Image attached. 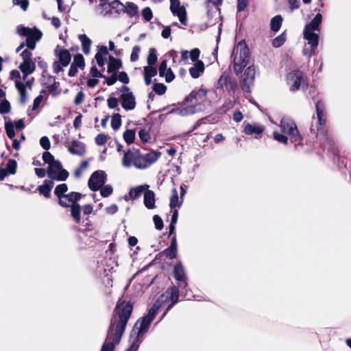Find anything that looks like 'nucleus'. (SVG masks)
Here are the masks:
<instances>
[{
	"instance_id": "f257e3e1",
	"label": "nucleus",
	"mask_w": 351,
	"mask_h": 351,
	"mask_svg": "<svg viewBox=\"0 0 351 351\" xmlns=\"http://www.w3.org/2000/svg\"><path fill=\"white\" fill-rule=\"evenodd\" d=\"M161 153L152 151L145 155L141 154L139 149H128L124 153L122 163L124 167H129L132 164L136 168L143 169L149 167L160 157Z\"/></svg>"
},
{
	"instance_id": "f03ea898",
	"label": "nucleus",
	"mask_w": 351,
	"mask_h": 351,
	"mask_svg": "<svg viewBox=\"0 0 351 351\" xmlns=\"http://www.w3.org/2000/svg\"><path fill=\"white\" fill-rule=\"evenodd\" d=\"M315 108L319 123L316 135L317 138L324 146L327 145L328 150H331L334 154L338 155L339 150L338 148L335 147V141L328 134V128L326 125L325 104L322 101L318 100L315 104Z\"/></svg>"
},
{
	"instance_id": "7ed1b4c3",
	"label": "nucleus",
	"mask_w": 351,
	"mask_h": 351,
	"mask_svg": "<svg viewBox=\"0 0 351 351\" xmlns=\"http://www.w3.org/2000/svg\"><path fill=\"white\" fill-rule=\"evenodd\" d=\"M207 94L208 90L205 88L192 90L180 103L182 106H186L180 110V114L187 116L202 110Z\"/></svg>"
},
{
	"instance_id": "20e7f679",
	"label": "nucleus",
	"mask_w": 351,
	"mask_h": 351,
	"mask_svg": "<svg viewBox=\"0 0 351 351\" xmlns=\"http://www.w3.org/2000/svg\"><path fill=\"white\" fill-rule=\"evenodd\" d=\"M231 58L234 73L238 75L249 64L250 51L245 40H242L233 48Z\"/></svg>"
},
{
	"instance_id": "39448f33",
	"label": "nucleus",
	"mask_w": 351,
	"mask_h": 351,
	"mask_svg": "<svg viewBox=\"0 0 351 351\" xmlns=\"http://www.w3.org/2000/svg\"><path fill=\"white\" fill-rule=\"evenodd\" d=\"M287 83L291 92L295 93L302 88L306 90L308 88V78L305 73L299 69H294L287 73Z\"/></svg>"
},
{
	"instance_id": "423d86ee",
	"label": "nucleus",
	"mask_w": 351,
	"mask_h": 351,
	"mask_svg": "<svg viewBox=\"0 0 351 351\" xmlns=\"http://www.w3.org/2000/svg\"><path fill=\"white\" fill-rule=\"evenodd\" d=\"M280 130L283 134L289 135L291 143L297 145H302V137L300 134L297 125L295 121L289 118H283L280 123Z\"/></svg>"
},
{
	"instance_id": "0eeeda50",
	"label": "nucleus",
	"mask_w": 351,
	"mask_h": 351,
	"mask_svg": "<svg viewBox=\"0 0 351 351\" xmlns=\"http://www.w3.org/2000/svg\"><path fill=\"white\" fill-rule=\"evenodd\" d=\"M17 33L22 36H26V46L30 50L36 48V43L38 42L43 36L42 32L36 27L29 28L24 25L17 27Z\"/></svg>"
},
{
	"instance_id": "6e6552de",
	"label": "nucleus",
	"mask_w": 351,
	"mask_h": 351,
	"mask_svg": "<svg viewBox=\"0 0 351 351\" xmlns=\"http://www.w3.org/2000/svg\"><path fill=\"white\" fill-rule=\"evenodd\" d=\"M125 330V328H108L106 340L103 343L100 351H114L115 346L118 345Z\"/></svg>"
},
{
	"instance_id": "1a4fd4ad",
	"label": "nucleus",
	"mask_w": 351,
	"mask_h": 351,
	"mask_svg": "<svg viewBox=\"0 0 351 351\" xmlns=\"http://www.w3.org/2000/svg\"><path fill=\"white\" fill-rule=\"evenodd\" d=\"M256 68L254 64L249 66L244 71L239 81L241 90L247 93H251L252 87L254 86Z\"/></svg>"
},
{
	"instance_id": "9d476101",
	"label": "nucleus",
	"mask_w": 351,
	"mask_h": 351,
	"mask_svg": "<svg viewBox=\"0 0 351 351\" xmlns=\"http://www.w3.org/2000/svg\"><path fill=\"white\" fill-rule=\"evenodd\" d=\"M47 173L48 177L52 180L65 181L69 176L68 171L62 168L59 160L49 164L47 169Z\"/></svg>"
},
{
	"instance_id": "9b49d317",
	"label": "nucleus",
	"mask_w": 351,
	"mask_h": 351,
	"mask_svg": "<svg viewBox=\"0 0 351 351\" xmlns=\"http://www.w3.org/2000/svg\"><path fill=\"white\" fill-rule=\"evenodd\" d=\"M160 304H157V302H155L152 307L149 309L148 313L137 321L135 326H137L138 324H140L138 331V335L145 333L147 331L150 324L154 320L160 308Z\"/></svg>"
},
{
	"instance_id": "f8f14e48",
	"label": "nucleus",
	"mask_w": 351,
	"mask_h": 351,
	"mask_svg": "<svg viewBox=\"0 0 351 351\" xmlns=\"http://www.w3.org/2000/svg\"><path fill=\"white\" fill-rule=\"evenodd\" d=\"M106 178L107 174L104 171H95L89 178L88 186L92 191H97L104 185Z\"/></svg>"
},
{
	"instance_id": "ddd939ff",
	"label": "nucleus",
	"mask_w": 351,
	"mask_h": 351,
	"mask_svg": "<svg viewBox=\"0 0 351 351\" xmlns=\"http://www.w3.org/2000/svg\"><path fill=\"white\" fill-rule=\"evenodd\" d=\"M165 294L167 296H165V294H162L157 302L161 301L162 302H164L167 299H169L171 300V303L167 306L166 311H165L162 317H164L167 313L171 309V308L178 302L179 299V289L178 287L173 286L172 287H170L167 289V290L165 292Z\"/></svg>"
},
{
	"instance_id": "4468645a",
	"label": "nucleus",
	"mask_w": 351,
	"mask_h": 351,
	"mask_svg": "<svg viewBox=\"0 0 351 351\" xmlns=\"http://www.w3.org/2000/svg\"><path fill=\"white\" fill-rule=\"evenodd\" d=\"M67 191L68 186L64 183L58 184L54 190V194L58 198V204L63 208H68L69 206V204L64 200L66 195L65 193Z\"/></svg>"
},
{
	"instance_id": "2eb2a0df",
	"label": "nucleus",
	"mask_w": 351,
	"mask_h": 351,
	"mask_svg": "<svg viewBox=\"0 0 351 351\" xmlns=\"http://www.w3.org/2000/svg\"><path fill=\"white\" fill-rule=\"evenodd\" d=\"M304 38L308 41V44L311 45L309 56L315 53L319 43V35L313 32L304 30Z\"/></svg>"
},
{
	"instance_id": "dca6fc26",
	"label": "nucleus",
	"mask_w": 351,
	"mask_h": 351,
	"mask_svg": "<svg viewBox=\"0 0 351 351\" xmlns=\"http://www.w3.org/2000/svg\"><path fill=\"white\" fill-rule=\"evenodd\" d=\"M122 108L125 110H131L136 107L135 97L132 93H122L120 95Z\"/></svg>"
},
{
	"instance_id": "f3484780",
	"label": "nucleus",
	"mask_w": 351,
	"mask_h": 351,
	"mask_svg": "<svg viewBox=\"0 0 351 351\" xmlns=\"http://www.w3.org/2000/svg\"><path fill=\"white\" fill-rule=\"evenodd\" d=\"M55 54L58 58V61L62 66H67L71 60V55L69 50L60 49L59 46L55 49Z\"/></svg>"
},
{
	"instance_id": "a211bd4d",
	"label": "nucleus",
	"mask_w": 351,
	"mask_h": 351,
	"mask_svg": "<svg viewBox=\"0 0 351 351\" xmlns=\"http://www.w3.org/2000/svg\"><path fill=\"white\" fill-rule=\"evenodd\" d=\"M68 150L71 154L82 156L86 152L85 145L78 140H73L68 146Z\"/></svg>"
},
{
	"instance_id": "6ab92c4d",
	"label": "nucleus",
	"mask_w": 351,
	"mask_h": 351,
	"mask_svg": "<svg viewBox=\"0 0 351 351\" xmlns=\"http://www.w3.org/2000/svg\"><path fill=\"white\" fill-rule=\"evenodd\" d=\"M19 69L23 73V80H25L30 74L33 73L36 70V64L33 60L23 61L19 66Z\"/></svg>"
},
{
	"instance_id": "aec40b11",
	"label": "nucleus",
	"mask_w": 351,
	"mask_h": 351,
	"mask_svg": "<svg viewBox=\"0 0 351 351\" xmlns=\"http://www.w3.org/2000/svg\"><path fill=\"white\" fill-rule=\"evenodd\" d=\"M173 275L175 279L180 282V284L183 283L184 287H186L187 282H186V276L185 274V271L184 267L180 262L176 264L173 269Z\"/></svg>"
},
{
	"instance_id": "412c9836",
	"label": "nucleus",
	"mask_w": 351,
	"mask_h": 351,
	"mask_svg": "<svg viewBox=\"0 0 351 351\" xmlns=\"http://www.w3.org/2000/svg\"><path fill=\"white\" fill-rule=\"evenodd\" d=\"M53 186V182L52 180H45L42 185L38 186L37 190L40 195H43L45 198H49Z\"/></svg>"
},
{
	"instance_id": "4be33fe9",
	"label": "nucleus",
	"mask_w": 351,
	"mask_h": 351,
	"mask_svg": "<svg viewBox=\"0 0 351 351\" xmlns=\"http://www.w3.org/2000/svg\"><path fill=\"white\" fill-rule=\"evenodd\" d=\"M108 73H114L121 68L123 67V63L121 59L116 58L112 56H110L108 58Z\"/></svg>"
},
{
	"instance_id": "5701e85b",
	"label": "nucleus",
	"mask_w": 351,
	"mask_h": 351,
	"mask_svg": "<svg viewBox=\"0 0 351 351\" xmlns=\"http://www.w3.org/2000/svg\"><path fill=\"white\" fill-rule=\"evenodd\" d=\"M265 130L263 125H252L250 123L245 124L243 132L247 135H261Z\"/></svg>"
},
{
	"instance_id": "b1692460",
	"label": "nucleus",
	"mask_w": 351,
	"mask_h": 351,
	"mask_svg": "<svg viewBox=\"0 0 351 351\" xmlns=\"http://www.w3.org/2000/svg\"><path fill=\"white\" fill-rule=\"evenodd\" d=\"M322 16L321 14L317 13L313 19L307 25H306L304 30L308 32H313L319 30V25L322 23Z\"/></svg>"
},
{
	"instance_id": "393cba45",
	"label": "nucleus",
	"mask_w": 351,
	"mask_h": 351,
	"mask_svg": "<svg viewBox=\"0 0 351 351\" xmlns=\"http://www.w3.org/2000/svg\"><path fill=\"white\" fill-rule=\"evenodd\" d=\"M144 204L148 209L155 207V194L153 191L147 190L144 193Z\"/></svg>"
},
{
	"instance_id": "a878e982",
	"label": "nucleus",
	"mask_w": 351,
	"mask_h": 351,
	"mask_svg": "<svg viewBox=\"0 0 351 351\" xmlns=\"http://www.w3.org/2000/svg\"><path fill=\"white\" fill-rule=\"evenodd\" d=\"M15 86L20 95V102L23 104H25L27 99L25 85L20 80H15Z\"/></svg>"
},
{
	"instance_id": "bb28decb",
	"label": "nucleus",
	"mask_w": 351,
	"mask_h": 351,
	"mask_svg": "<svg viewBox=\"0 0 351 351\" xmlns=\"http://www.w3.org/2000/svg\"><path fill=\"white\" fill-rule=\"evenodd\" d=\"M71 208V216L76 223H80L81 221V211L82 207L80 204H69Z\"/></svg>"
},
{
	"instance_id": "cd10ccee",
	"label": "nucleus",
	"mask_w": 351,
	"mask_h": 351,
	"mask_svg": "<svg viewBox=\"0 0 351 351\" xmlns=\"http://www.w3.org/2000/svg\"><path fill=\"white\" fill-rule=\"evenodd\" d=\"M204 71V64L202 61H197L195 65L190 68L189 73L193 78H198L201 73Z\"/></svg>"
},
{
	"instance_id": "c85d7f7f",
	"label": "nucleus",
	"mask_w": 351,
	"mask_h": 351,
	"mask_svg": "<svg viewBox=\"0 0 351 351\" xmlns=\"http://www.w3.org/2000/svg\"><path fill=\"white\" fill-rule=\"evenodd\" d=\"M48 80H52L53 83L51 84H48L47 88H48L49 93L53 97H56L60 94L61 90L59 88L60 83L55 80V77L53 76H48Z\"/></svg>"
},
{
	"instance_id": "c756f323",
	"label": "nucleus",
	"mask_w": 351,
	"mask_h": 351,
	"mask_svg": "<svg viewBox=\"0 0 351 351\" xmlns=\"http://www.w3.org/2000/svg\"><path fill=\"white\" fill-rule=\"evenodd\" d=\"M78 38L82 43L83 52L88 55L90 53L92 40L86 34L79 35Z\"/></svg>"
},
{
	"instance_id": "7c9ffc66",
	"label": "nucleus",
	"mask_w": 351,
	"mask_h": 351,
	"mask_svg": "<svg viewBox=\"0 0 351 351\" xmlns=\"http://www.w3.org/2000/svg\"><path fill=\"white\" fill-rule=\"evenodd\" d=\"M121 11L132 17L138 14V6L132 2H127Z\"/></svg>"
},
{
	"instance_id": "2f4dec72",
	"label": "nucleus",
	"mask_w": 351,
	"mask_h": 351,
	"mask_svg": "<svg viewBox=\"0 0 351 351\" xmlns=\"http://www.w3.org/2000/svg\"><path fill=\"white\" fill-rule=\"evenodd\" d=\"M183 199L179 202V197L177 189L173 188L171 191V197L170 198L169 206L171 209H174L176 207L180 208L182 204Z\"/></svg>"
},
{
	"instance_id": "473e14b6",
	"label": "nucleus",
	"mask_w": 351,
	"mask_h": 351,
	"mask_svg": "<svg viewBox=\"0 0 351 351\" xmlns=\"http://www.w3.org/2000/svg\"><path fill=\"white\" fill-rule=\"evenodd\" d=\"M282 17L280 15L274 16L270 22V27L273 32H278L281 27L282 23Z\"/></svg>"
},
{
	"instance_id": "72a5a7b5",
	"label": "nucleus",
	"mask_w": 351,
	"mask_h": 351,
	"mask_svg": "<svg viewBox=\"0 0 351 351\" xmlns=\"http://www.w3.org/2000/svg\"><path fill=\"white\" fill-rule=\"evenodd\" d=\"M82 197V194L79 192H71L66 195L64 199H67L71 204H78V201Z\"/></svg>"
},
{
	"instance_id": "f704fd0d",
	"label": "nucleus",
	"mask_w": 351,
	"mask_h": 351,
	"mask_svg": "<svg viewBox=\"0 0 351 351\" xmlns=\"http://www.w3.org/2000/svg\"><path fill=\"white\" fill-rule=\"evenodd\" d=\"M136 132L134 130H126L123 134L124 141L128 145H131L134 142Z\"/></svg>"
},
{
	"instance_id": "c9c22d12",
	"label": "nucleus",
	"mask_w": 351,
	"mask_h": 351,
	"mask_svg": "<svg viewBox=\"0 0 351 351\" xmlns=\"http://www.w3.org/2000/svg\"><path fill=\"white\" fill-rule=\"evenodd\" d=\"M286 41V34L282 32L272 40V46L278 48L284 45Z\"/></svg>"
},
{
	"instance_id": "e433bc0d",
	"label": "nucleus",
	"mask_w": 351,
	"mask_h": 351,
	"mask_svg": "<svg viewBox=\"0 0 351 351\" xmlns=\"http://www.w3.org/2000/svg\"><path fill=\"white\" fill-rule=\"evenodd\" d=\"M177 253L178 249L169 246L167 248H166L165 250L160 252V254L165 256L167 258H169V259H173L176 258Z\"/></svg>"
},
{
	"instance_id": "4c0bfd02",
	"label": "nucleus",
	"mask_w": 351,
	"mask_h": 351,
	"mask_svg": "<svg viewBox=\"0 0 351 351\" xmlns=\"http://www.w3.org/2000/svg\"><path fill=\"white\" fill-rule=\"evenodd\" d=\"M121 125V116L119 113H115L112 115L111 119V126L113 130H117L120 128Z\"/></svg>"
},
{
	"instance_id": "58836bf2",
	"label": "nucleus",
	"mask_w": 351,
	"mask_h": 351,
	"mask_svg": "<svg viewBox=\"0 0 351 351\" xmlns=\"http://www.w3.org/2000/svg\"><path fill=\"white\" fill-rule=\"evenodd\" d=\"M151 127H149L147 130L145 128L141 129L138 131V136L141 139V141L143 143H147L151 139L150 135H149V130Z\"/></svg>"
},
{
	"instance_id": "ea45409f",
	"label": "nucleus",
	"mask_w": 351,
	"mask_h": 351,
	"mask_svg": "<svg viewBox=\"0 0 351 351\" xmlns=\"http://www.w3.org/2000/svg\"><path fill=\"white\" fill-rule=\"evenodd\" d=\"M145 190L143 186H139L134 188H132L129 192V195L131 199H135L140 197L143 191Z\"/></svg>"
},
{
	"instance_id": "a19ab883",
	"label": "nucleus",
	"mask_w": 351,
	"mask_h": 351,
	"mask_svg": "<svg viewBox=\"0 0 351 351\" xmlns=\"http://www.w3.org/2000/svg\"><path fill=\"white\" fill-rule=\"evenodd\" d=\"M158 56L156 54V50L155 48H151L149 50V54L147 56V64L148 65L153 66L157 62Z\"/></svg>"
},
{
	"instance_id": "79ce46f5",
	"label": "nucleus",
	"mask_w": 351,
	"mask_h": 351,
	"mask_svg": "<svg viewBox=\"0 0 351 351\" xmlns=\"http://www.w3.org/2000/svg\"><path fill=\"white\" fill-rule=\"evenodd\" d=\"M6 170L10 174H15L17 170L16 161L14 159H9L6 165Z\"/></svg>"
},
{
	"instance_id": "37998d69",
	"label": "nucleus",
	"mask_w": 351,
	"mask_h": 351,
	"mask_svg": "<svg viewBox=\"0 0 351 351\" xmlns=\"http://www.w3.org/2000/svg\"><path fill=\"white\" fill-rule=\"evenodd\" d=\"M5 130L8 137L12 139L15 136L14 126L11 121L5 123Z\"/></svg>"
},
{
	"instance_id": "c03bdc74",
	"label": "nucleus",
	"mask_w": 351,
	"mask_h": 351,
	"mask_svg": "<svg viewBox=\"0 0 351 351\" xmlns=\"http://www.w3.org/2000/svg\"><path fill=\"white\" fill-rule=\"evenodd\" d=\"M73 64L79 66L80 69H84L85 67V61L81 53H77L74 56Z\"/></svg>"
},
{
	"instance_id": "a18cd8bd",
	"label": "nucleus",
	"mask_w": 351,
	"mask_h": 351,
	"mask_svg": "<svg viewBox=\"0 0 351 351\" xmlns=\"http://www.w3.org/2000/svg\"><path fill=\"white\" fill-rule=\"evenodd\" d=\"M225 87L228 91L234 92L238 88V83L237 80H232L228 76Z\"/></svg>"
},
{
	"instance_id": "49530a36",
	"label": "nucleus",
	"mask_w": 351,
	"mask_h": 351,
	"mask_svg": "<svg viewBox=\"0 0 351 351\" xmlns=\"http://www.w3.org/2000/svg\"><path fill=\"white\" fill-rule=\"evenodd\" d=\"M182 8L184 7L180 6V0H170V10L173 14L179 12Z\"/></svg>"
},
{
	"instance_id": "de8ad7c7",
	"label": "nucleus",
	"mask_w": 351,
	"mask_h": 351,
	"mask_svg": "<svg viewBox=\"0 0 351 351\" xmlns=\"http://www.w3.org/2000/svg\"><path fill=\"white\" fill-rule=\"evenodd\" d=\"M10 104L6 99H3L0 102V114H8V112H10Z\"/></svg>"
},
{
	"instance_id": "09e8293b",
	"label": "nucleus",
	"mask_w": 351,
	"mask_h": 351,
	"mask_svg": "<svg viewBox=\"0 0 351 351\" xmlns=\"http://www.w3.org/2000/svg\"><path fill=\"white\" fill-rule=\"evenodd\" d=\"M273 136L274 138L278 142L282 143L285 145H288L289 138L286 135L283 134H280L278 132H274Z\"/></svg>"
},
{
	"instance_id": "8fccbe9b",
	"label": "nucleus",
	"mask_w": 351,
	"mask_h": 351,
	"mask_svg": "<svg viewBox=\"0 0 351 351\" xmlns=\"http://www.w3.org/2000/svg\"><path fill=\"white\" fill-rule=\"evenodd\" d=\"M35 60L37 61L38 67L43 69L42 77H45V74L47 73L48 68L47 62L45 61L41 57H37L35 58Z\"/></svg>"
},
{
	"instance_id": "3c124183",
	"label": "nucleus",
	"mask_w": 351,
	"mask_h": 351,
	"mask_svg": "<svg viewBox=\"0 0 351 351\" xmlns=\"http://www.w3.org/2000/svg\"><path fill=\"white\" fill-rule=\"evenodd\" d=\"M153 90L159 95H162L165 93L167 90V86L162 83H155L153 86Z\"/></svg>"
},
{
	"instance_id": "603ef678",
	"label": "nucleus",
	"mask_w": 351,
	"mask_h": 351,
	"mask_svg": "<svg viewBox=\"0 0 351 351\" xmlns=\"http://www.w3.org/2000/svg\"><path fill=\"white\" fill-rule=\"evenodd\" d=\"M108 140V135L101 133L97 134L95 137V143L99 146L104 145L107 143Z\"/></svg>"
},
{
	"instance_id": "864d4df0",
	"label": "nucleus",
	"mask_w": 351,
	"mask_h": 351,
	"mask_svg": "<svg viewBox=\"0 0 351 351\" xmlns=\"http://www.w3.org/2000/svg\"><path fill=\"white\" fill-rule=\"evenodd\" d=\"M99 190L100 194L103 197H107L110 196L113 192V189L112 186L109 184L104 185Z\"/></svg>"
},
{
	"instance_id": "5fc2aeb1",
	"label": "nucleus",
	"mask_w": 351,
	"mask_h": 351,
	"mask_svg": "<svg viewBox=\"0 0 351 351\" xmlns=\"http://www.w3.org/2000/svg\"><path fill=\"white\" fill-rule=\"evenodd\" d=\"M142 16L145 21L149 22L153 18V13L150 8L146 7L142 10Z\"/></svg>"
},
{
	"instance_id": "6e6d98bb",
	"label": "nucleus",
	"mask_w": 351,
	"mask_h": 351,
	"mask_svg": "<svg viewBox=\"0 0 351 351\" xmlns=\"http://www.w3.org/2000/svg\"><path fill=\"white\" fill-rule=\"evenodd\" d=\"M144 75L153 77L157 75V70L152 66L148 65L144 67Z\"/></svg>"
},
{
	"instance_id": "4d7b16f0",
	"label": "nucleus",
	"mask_w": 351,
	"mask_h": 351,
	"mask_svg": "<svg viewBox=\"0 0 351 351\" xmlns=\"http://www.w3.org/2000/svg\"><path fill=\"white\" fill-rule=\"evenodd\" d=\"M153 221H154L156 229L160 230L163 228V226H164L163 221L159 215H155L153 217Z\"/></svg>"
},
{
	"instance_id": "13d9d810",
	"label": "nucleus",
	"mask_w": 351,
	"mask_h": 351,
	"mask_svg": "<svg viewBox=\"0 0 351 351\" xmlns=\"http://www.w3.org/2000/svg\"><path fill=\"white\" fill-rule=\"evenodd\" d=\"M175 15L178 17L179 21L182 25H186V11L185 8L181 9V10L179 12H177Z\"/></svg>"
},
{
	"instance_id": "bf43d9fd",
	"label": "nucleus",
	"mask_w": 351,
	"mask_h": 351,
	"mask_svg": "<svg viewBox=\"0 0 351 351\" xmlns=\"http://www.w3.org/2000/svg\"><path fill=\"white\" fill-rule=\"evenodd\" d=\"M45 93H46L45 90H42L40 91V95H39L38 96H37L34 99V103H33V106H32V110H36L39 107V106H40V104L42 102V100L43 99V94H45Z\"/></svg>"
},
{
	"instance_id": "052dcab7",
	"label": "nucleus",
	"mask_w": 351,
	"mask_h": 351,
	"mask_svg": "<svg viewBox=\"0 0 351 351\" xmlns=\"http://www.w3.org/2000/svg\"><path fill=\"white\" fill-rule=\"evenodd\" d=\"M43 160L44 162L48 164V165H49V164H51L56 161L53 156L49 152H45L43 153Z\"/></svg>"
},
{
	"instance_id": "680f3d73",
	"label": "nucleus",
	"mask_w": 351,
	"mask_h": 351,
	"mask_svg": "<svg viewBox=\"0 0 351 351\" xmlns=\"http://www.w3.org/2000/svg\"><path fill=\"white\" fill-rule=\"evenodd\" d=\"M108 106L110 109H114L117 108V110H119V108H118V99L116 97H110L107 99Z\"/></svg>"
},
{
	"instance_id": "e2e57ef3",
	"label": "nucleus",
	"mask_w": 351,
	"mask_h": 351,
	"mask_svg": "<svg viewBox=\"0 0 351 351\" xmlns=\"http://www.w3.org/2000/svg\"><path fill=\"white\" fill-rule=\"evenodd\" d=\"M40 144L41 147L46 151L49 150L51 147V143L47 136H43L40 139Z\"/></svg>"
},
{
	"instance_id": "0e129e2a",
	"label": "nucleus",
	"mask_w": 351,
	"mask_h": 351,
	"mask_svg": "<svg viewBox=\"0 0 351 351\" xmlns=\"http://www.w3.org/2000/svg\"><path fill=\"white\" fill-rule=\"evenodd\" d=\"M84 98H85V94L84 93V92L82 90L79 91L77 93V95L74 99L75 105L79 106V105L82 104L84 101Z\"/></svg>"
},
{
	"instance_id": "69168bd1",
	"label": "nucleus",
	"mask_w": 351,
	"mask_h": 351,
	"mask_svg": "<svg viewBox=\"0 0 351 351\" xmlns=\"http://www.w3.org/2000/svg\"><path fill=\"white\" fill-rule=\"evenodd\" d=\"M167 69V60H162L158 68L159 75L160 77H164Z\"/></svg>"
},
{
	"instance_id": "338daca9",
	"label": "nucleus",
	"mask_w": 351,
	"mask_h": 351,
	"mask_svg": "<svg viewBox=\"0 0 351 351\" xmlns=\"http://www.w3.org/2000/svg\"><path fill=\"white\" fill-rule=\"evenodd\" d=\"M103 78L105 79V82L107 84L108 86H112L117 82V73H112V74L110 77H106V75H104Z\"/></svg>"
},
{
	"instance_id": "774afa93",
	"label": "nucleus",
	"mask_w": 351,
	"mask_h": 351,
	"mask_svg": "<svg viewBox=\"0 0 351 351\" xmlns=\"http://www.w3.org/2000/svg\"><path fill=\"white\" fill-rule=\"evenodd\" d=\"M200 51L198 48H194L189 52L190 58L193 62H197Z\"/></svg>"
}]
</instances>
